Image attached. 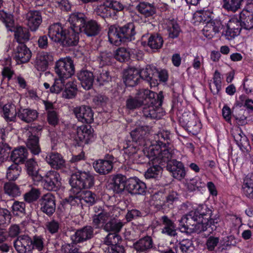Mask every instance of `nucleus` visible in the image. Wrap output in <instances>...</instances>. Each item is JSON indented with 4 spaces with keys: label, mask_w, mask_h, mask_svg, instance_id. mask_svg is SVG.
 <instances>
[{
    "label": "nucleus",
    "mask_w": 253,
    "mask_h": 253,
    "mask_svg": "<svg viewBox=\"0 0 253 253\" xmlns=\"http://www.w3.org/2000/svg\"><path fill=\"white\" fill-rule=\"evenodd\" d=\"M236 104L240 107H244L249 111H253V100L244 94L239 96Z\"/></svg>",
    "instance_id": "obj_57"
},
{
    "label": "nucleus",
    "mask_w": 253,
    "mask_h": 253,
    "mask_svg": "<svg viewBox=\"0 0 253 253\" xmlns=\"http://www.w3.org/2000/svg\"><path fill=\"white\" fill-rule=\"evenodd\" d=\"M177 192L171 191L166 196V199L164 202V206L170 209L174 208L176 203L178 201L179 197Z\"/></svg>",
    "instance_id": "obj_56"
},
{
    "label": "nucleus",
    "mask_w": 253,
    "mask_h": 253,
    "mask_svg": "<svg viewBox=\"0 0 253 253\" xmlns=\"http://www.w3.org/2000/svg\"><path fill=\"white\" fill-rule=\"evenodd\" d=\"M187 189L190 193L203 194L206 190V184L201 177L195 176L187 183Z\"/></svg>",
    "instance_id": "obj_35"
},
{
    "label": "nucleus",
    "mask_w": 253,
    "mask_h": 253,
    "mask_svg": "<svg viewBox=\"0 0 253 253\" xmlns=\"http://www.w3.org/2000/svg\"><path fill=\"white\" fill-rule=\"evenodd\" d=\"M54 71L60 80L67 79L75 73L74 62L70 57L62 58L55 64Z\"/></svg>",
    "instance_id": "obj_10"
},
{
    "label": "nucleus",
    "mask_w": 253,
    "mask_h": 253,
    "mask_svg": "<svg viewBox=\"0 0 253 253\" xmlns=\"http://www.w3.org/2000/svg\"><path fill=\"white\" fill-rule=\"evenodd\" d=\"M63 91V97L65 98L71 99L74 98L76 95L77 90V86L73 83H68L64 86Z\"/></svg>",
    "instance_id": "obj_60"
},
{
    "label": "nucleus",
    "mask_w": 253,
    "mask_h": 253,
    "mask_svg": "<svg viewBox=\"0 0 253 253\" xmlns=\"http://www.w3.org/2000/svg\"><path fill=\"white\" fill-rule=\"evenodd\" d=\"M155 67L150 65H146L145 67L139 68V76H140V81L143 80L147 82L151 87L157 86L159 83L158 80L154 79L153 73L154 71L153 69Z\"/></svg>",
    "instance_id": "obj_29"
},
{
    "label": "nucleus",
    "mask_w": 253,
    "mask_h": 253,
    "mask_svg": "<svg viewBox=\"0 0 253 253\" xmlns=\"http://www.w3.org/2000/svg\"><path fill=\"white\" fill-rule=\"evenodd\" d=\"M82 206L90 207L94 205L97 201L96 194L89 190H79Z\"/></svg>",
    "instance_id": "obj_42"
},
{
    "label": "nucleus",
    "mask_w": 253,
    "mask_h": 253,
    "mask_svg": "<svg viewBox=\"0 0 253 253\" xmlns=\"http://www.w3.org/2000/svg\"><path fill=\"white\" fill-rule=\"evenodd\" d=\"M110 8H111L112 12L114 16V19L118 18V14L119 12L123 11L125 7V5L123 4L121 2L117 0H113L109 2Z\"/></svg>",
    "instance_id": "obj_62"
},
{
    "label": "nucleus",
    "mask_w": 253,
    "mask_h": 253,
    "mask_svg": "<svg viewBox=\"0 0 253 253\" xmlns=\"http://www.w3.org/2000/svg\"><path fill=\"white\" fill-rule=\"evenodd\" d=\"M130 55V54L128 49L124 47H119L114 54V58L120 62H125L129 60Z\"/></svg>",
    "instance_id": "obj_58"
},
{
    "label": "nucleus",
    "mask_w": 253,
    "mask_h": 253,
    "mask_svg": "<svg viewBox=\"0 0 253 253\" xmlns=\"http://www.w3.org/2000/svg\"><path fill=\"white\" fill-rule=\"evenodd\" d=\"M242 23L243 29L250 30L253 28V15L249 14L248 11L241 12L238 16Z\"/></svg>",
    "instance_id": "obj_50"
},
{
    "label": "nucleus",
    "mask_w": 253,
    "mask_h": 253,
    "mask_svg": "<svg viewBox=\"0 0 253 253\" xmlns=\"http://www.w3.org/2000/svg\"><path fill=\"white\" fill-rule=\"evenodd\" d=\"M164 158L163 157L155 156V158L151 160V163L150 167L145 172L144 176L146 179L159 181L161 178L163 172V167H165Z\"/></svg>",
    "instance_id": "obj_12"
},
{
    "label": "nucleus",
    "mask_w": 253,
    "mask_h": 253,
    "mask_svg": "<svg viewBox=\"0 0 253 253\" xmlns=\"http://www.w3.org/2000/svg\"><path fill=\"white\" fill-rule=\"evenodd\" d=\"M154 69V79H157L158 83L159 81L160 82L165 83L168 81L169 75L168 71L166 70L163 69L159 71L155 67Z\"/></svg>",
    "instance_id": "obj_64"
},
{
    "label": "nucleus",
    "mask_w": 253,
    "mask_h": 253,
    "mask_svg": "<svg viewBox=\"0 0 253 253\" xmlns=\"http://www.w3.org/2000/svg\"><path fill=\"white\" fill-rule=\"evenodd\" d=\"M29 29L19 26L14 32V38L19 44H25L30 38Z\"/></svg>",
    "instance_id": "obj_46"
},
{
    "label": "nucleus",
    "mask_w": 253,
    "mask_h": 253,
    "mask_svg": "<svg viewBox=\"0 0 253 253\" xmlns=\"http://www.w3.org/2000/svg\"><path fill=\"white\" fill-rule=\"evenodd\" d=\"M25 168L27 174L34 181L40 182L42 180V175L39 173L40 168L35 159L27 160L25 163Z\"/></svg>",
    "instance_id": "obj_31"
},
{
    "label": "nucleus",
    "mask_w": 253,
    "mask_h": 253,
    "mask_svg": "<svg viewBox=\"0 0 253 253\" xmlns=\"http://www.w3.org/2000/svg\"><path fill=\"white\" fill-rule=\"evenodd\" d=\"M70 192V195L62 200V206H66L67 205H69L71 206L83 207L79 191L73 190L72 188Z\"/></svg>",
    "instance_id": "obj_43"
},
{
    "label": "nucleus",
    "mask_w": 253,
    "mask_h": 253,
    "mask_svg": "<svg viewBox=\"0 0 253 253\" xmlns=\"http://www.w3.org/2000/svg\"><path fill=\"white\" fill-rule=\"evenodd\" d=\"M170 135V132L168 130L159 132L154 136L155 140L149 147V155L164 158L172 157V150L169 146L171 141Z\"/></svg>",
    "instance_id": "obj_6"
},
{
    "label": "nucleus",
    "mask_w": 253,
    "mask_h": 253,
    "mask_svg": "<svg viewBox=\"0 0 253 253\" xmlns=\"http://www.w3.org/2000/svg\"><path fill=\"white\" fill-rule=\"evenodd\" d=\"M53 61V56L51 52L42 51L37 55L35 67L39 71L44 72Z\"/></svg>",
    "instance_id": "obj_23"
},
{
    "label": "nucleus",
    "mask_w": 253,
    "mask_h": 253,
    "mask_svg": "<svg viewBox=\"0 0 253 253\" xmlns=\"http://www.w3.org/2000/svg\"><path fill=\"white\" fill-rule=\"evenodd\" d=\"M181 126L189 133L197 135L202 128V124L199 120L193 114H183L179 119Z\"/></svg>",
    "instance_id": "obj_14"
},
{
    "label": "nucleus",
    "mask_w": 253,
    "mask_h": 253,
    "mask_svg": "<svg viewBox=\"0 0 253 253\" xmlns=\"http://www.w3.org/2000/svg\"><path fill=\"white\" fill-rule=\"evenodd\" d=\"M164 98L162 91L156 93L149 89H142L135 96L128 97L126 100V108L133 110L143 106L142 114L145 117L160 119L164 115L162 108Z\"/></svg>",
    "instance_id": "obj_2"
},
{
    "label": "nucleus",
    "mask_w": 253,
    "mask_h": 253,
    "mask_svg": "<svg viewBox=\"0 0 253 253\" xmlns=\"http://www.w3.org/2000/svg\"><path fill=\"white\" fill-rule=\"evenodd\" d=\"M194 18L197 22L206 24L203 31L204 35L207 38H211L219 32L221 22L214 18V14L212 11L204 9L197 11L194 14Z\"/></svg>",
    "instance_id": "obj_8"
},
{
    "label": "nucleus",
    "mask_w": 253,
    "mask_h": 253,
    "mask_svg": "<svg viewBox=\"0 0 253 253\" xmlns=\"http://www.w3.org/2000/svg\"><path fill=\"white\" fill-rule=\"evenodd\" d=\"M234 139L236 144L242 151L247 150L248 147L250 146V142L248 138L244 133L241 128L236 130L233 134Z\"/></svg>",
    "instance_id": "obj_41"
},
{
    "label": "nucleus",
    "mask_w": 253,
    "mask_h": 253,
    "mask_svg": "<svg viewBox=\"0 0 253 253\" xmlns=\"http://www.w3.org/2000/svg\"><path fill=\"white\" fill-rule=\"evenodd\" d=\"M46 160L52 168L56 169L63 168L65 164L61 155L57 152H52L47 155Z\"/></svg>",
    "instance_id": "obj_37"
},
{
    "label": "nucleus",
    "mask_w": 253,
    "mask_h": 253,
    "mask_svg": "<svg viewBox=\"0 0 253 253\" xmlns=\"http://www.w3.org/2000/svg\"><path fill=\"white\" fill-rule=\"evenodd\" d=\"M46 232L51 235H55L58 233L59 230V223L57 221L53 219L47 222L45 224Z\"/></svg>",
    "instance_id": "obj_63"
},
{
    "label": "nucleus",
    "mask_w": 253,
    "mask_h": 253,
    "mask_svg": "<svg viewBox=\"0 0 253 253\" xmlns=\"http://www.w3.org/2000/svg\"><path fill=\"white\" fill-rule=\"evenodd\" d=\"M3 189L5 194L12 197L19 196L21 194L19 186L13 182H6Z\"/></svg>",
    "instance_id": "obj_49"
},
{
    "label": "nucleus",
    "mask_w": 253,
    "mask_h": 253,
    "mask_svg": "<svg viewBox=\"0 0 253 253\" xmlns=\"http://www.w3.org/2000/svg\"><path fill=\"white\" fill-rule=\"evenodd\" d=\"M172 157H165L164 161L167 170L169 171L171 175L175 179L181 180L185 177L186 171L184 164L181 161L172 159Z\"/></svg>",
    "instance_id": "obj_13"
},
{
    "label": "nucleus",
    "mask_w": 253,
    "mask_h": 253,
    "mask_svg": "<svg viewBox=\"0 0 253 253\" xmlns=\"http://www.w3.org/2000/svg\"><path fill=\"white\" fill-rule=\"evenodd\" d=\"M43 241L41 236L35 235L31 238L23 235L17 236L13 245L18 253H33L35 250L41 252L44 249Z\"/></svg>",
    "instance_id": "obj_7"
},
{
    "label": "nucleus",
    "mask_w": 253,
    "mask_h": 253,
    "mask_svg": "<svg viewBox=\"0 0 253 253\" xmlns=\"http://www.w3.org/2000/svg\"><path fill=\"white\" fill-rule=\"evenodd\" d=\"M95 178L89 171L79 170L72 174L69 181L73 190L78 191L90 189L94 185Z\"/></svg>",
    "instance_id": "obj_9"
},
{
    "label": "nucleus",
    "mask_w": 253,
    "mask_h": 253,
    "mask_svg": "<svg viewBox=\"0 0 253 253\" xmlns=\"http://www.w3.org/2000/svg\"><path fill=\"white\" fill-rule=\"evenodd\" d=\"M243 27L238 16L233 17L228 21L224 35L226 39H232L239 35Z\"/></svg>",
    "instance_id": "obj_25"
},
{
    "label": "nucleus",
    "mask_w": 253,
    "mask_h": 253,
    "mask_svg": "<svg viewBox=\"0 0 253 253\" xmlns=\"http://www.w3.org/2000/svg\"><path fill=\"white\" fill-rule=\"evenodd\" d=\"M2 110L4 118L7 122H15L16 117L18 118V111H16V106L14 104H5L4 105Z\"/></svg>",
    "instance_id": "obj_48"
},
{
    "label": "nucleus",
    "mask_w": 253,
    "mask_h": 253,
    "mask_svg": "<svg viewBox=\"0 0 253 253\" xmlns=\"http://www.w3.org/2000/svg\"><path fill=\"white\" fill-rule=\"evenodd\" d=\"M40 190L36 188H32L29 192L24 195L25 201L28 203H31L39 200L41 196Z\"/></svg>",
    "instance_id": "obj_59"
},
{
    "label": "nucleus",
    "mask_w": 253,
    "mask_h": 253,
    "mask_svg": "<svg viewBox=\"0 0 253 253\" xmlns=\"http://www.w3.org/2000/svg\"><path fill=\"white\" fill-rule=\"evenodd\" d=\"M73 112L79 122L86 124H90L93 122V112L89 106H77Z\"/></svg>",
    "instance_id": "obj_21"
},
{
    "label": "nucleus",
    "mask_w": 253,
    "mask_h": 253,
    "mask_svg": "<svg viewBox=\"0 0 253 253\" xmlns=\"http://www.w3.org/2000/svg\"><path fill=\"white\" fill-rule=\"evenodd\" d=\"M109 4V5L104 4L98 6L96 12L98 16H100L104 20L108 18H112L114 19L113 13H114V12L112 13Z\"/></svg>",
    "instance_id": "obj_55"
},
{
    "label": "nucleus",
    "mask_w": 253,
    "mask_h": 253,
    "mask_svg": "<svg viewBox=\"0 0 253 253\" xmlns=\"http://www.w3.org/2000/svg\"><path fill=\"white\" fill-rule=\"evenodd\" d=\"M39 113L36 110L30 108H20L18 111V118L27 123L35 121Z\"/></svg>",
    "instance_id": "obj_36"
},
{
    "label": "nucleus",
    "mask_w": 253,
    "mask_h": 253,
    "mask_svg": "<svg viewBox=\"0 0 253 253\" xmlns=\"http://www.w3.org/2000/svg\"><path fill=\"white\" fill-rule=\"evenodd\" d=\"M96 234L92 226L85 225L77 229L71 236V240L73 244L83 243L92 239Z\"/></svg>",
    "instance_id": "obj_19"
},
{
    "label": "nucleus",
    "mask_w": 253,
    "mask_h": 253,
    "mask_svg": "<svg viewBox=\"0 0 253 253\" xmlns=\"http://www.w3.org/2000/svg\"><path fill=\"white\" fill-rule=\"evenodd\" d=\"M126 189L133 195H143L146 192V184L136 177L128 178Z\"/></svg>",
    "instance_id": "obj_22"
},
{
    "label": "nucleus",
    "mask_w": 253,
    "mask_h": 253,
    "mask_svg": "<svg viewBox=\"0 0 253 253\" xmlns=\"http://www.w3.org/2000/svg\"><path fill=\"white\" fill-rule=\"evenodd\" d=\"M124 82L127 86L133 87L140 83L138 70L134 67H128L123 72Z\"/></svg>",
    "instance_id": "obj_28"
},
{
    "label": "nucleus",
    "mask_w": 253,
    "mask_h": 253,
    "mask_svg": "<svg viewBox=\"0 0 253 253\" xmlns=\"http://www.w3.org/2000/svg\"><path fill=\"white\" fill-rule=\"evenodd\" d=\"M61 178L59 173L55 170L48 171L45 175L42 176L43 188L48 191H57L61 185Z\"/></svg>",
    "instance_id": "obj_15"
},
{
    "label": "nucleus",
    "mask_w": 253,
    "mask_h": 253,
    "mask_svg": "<svg viewBox=\"0 0 253 253\" xmlns=\"http://www.w3.org/2000/svg\"><path fill=\"white\" fill-rule=\"evenodd\" d=\"M160 220L163 226L162 233L170 237H174L177 235L176 225L167 215L162 216Z\"/></svg>",
    "instance_id": "obj_33"
},
{
    "label": "nucleus",
    "mask_w": 253,
    "mask_h": 253,
    "mask_svg": "<svg viewBox=\"0 0 253 253\" xmlns=\"http://www.w3.org/2000/svg\"><path fill=\"white\" fill-rule=\"evenodd\" d=\"M136 33L134 24L128 22L123 25H111L109 27L108 36L111 44L119 46L134 40Z\"/></svg>",
    "instance_id": "obj_5"
},
{
    "label": "nucleus",
    "mask_w": 253,
    "mask_h": 253,
    "mask_svg": "<svg viewBox=\"0 0 253 253\" xmlns=\"http://www.w3.org/2000/svg\"><path fill=\"white\" fill-rule=\"evenodd\" d=\"M108 217L107 212L102 211L97 214H94L92 217V225L94 229H99L103 225Z\"/></svg>",
    "instance_id": "obj_54"
},
{
    "label": "nucleus",
    "mask_w": 253,
    "mask_h": 253,
    "mask_svg": "<svg viewBox=\"0 0 253 253\" xmlns=\"http://www.w3.org/2000/svg\"><path fill=\"white\" fill-rule=\"evenodd\" d=\"M26 204L24 202L15 201L13 202L11 211L15 216L23 217L26 215Z\"/></svg>",
    "instance_id": "obj_51"
},
{
    "label": "nucleus",
    "mask_w": 253,
    "mask_h": 253,
    "mask_svg": "<svg viewBox=\"0 0 253 253\" xmlns=\"http://www.w3.org/2000/svg\"><path fill=\"white\" fill-rule=\"evenodd\" d=\"M124 225V223L120 219L114 218L104 225L103 229L109 233H119Z\"/></svg>",
    "instance_id": "obj_45"
},
{
    "label": "nucleus",
    "mask_w": 253,
    "mask_h": 253,
    "mask_svg": "<svg viewBox=\"0 0 253 253\" xmlns=\"http://www.w3.org/2000/svg\"><path fill=\"white\" fill-rule=\"evenodd\" d=\"M163 44V38L159 33L151 34L148 38L147 44L154 52L161 49Z\"/></svg>",
    "instance_id": "obj_39"
},
{
    "label": "nucleus",
    "mask_w": 253,
    "mask_h": 253,
    "mask_svg": "<svg viewBox=\"0 0 253 253\" xmlns=\"http://www.w3.org/2000/svg\"><path fill=\"white\" fill-rule=\"evenodd\" d=\"M26 19L28 28L32 32H36L42 22L41 12L30 10L26 14Z\"/></svg>",
    "instance_id": "obj_27"
},
{
    "label": "nucleus",
    "mask_w": 253,
    "mask_h": 253,
    "mask_svg": "<svg viewBox=\"0 0 253 253\" xmlns=\"http://www.w3.org/2000/svg\"><path fill=\"white\" fill-rule=\"evenodd\" d=\"M77 78L84 89L89 90L92 87L94 76L92 72L87 70H82L77 73Z\"/></svg>",
    "instance_id": "obj_32"
},
{
    "label": "nucleus",
    "mask_w": 253,
    "mask_h": 253,
    "mask_svg": "<svg viewBox=\"0 0 253 253\" xmlns=\"http://www.w3.org/2000/svg\"><path fill=\"white\" fill-rule=\"evenodd\" d=\"M212 211L207 205H199L189 212V216L193 218L195 232L200 233L207 231L212 233L219 226L218 219L212 217Z\"/></svg>",
    "instance_id": "obj_4"
},
{
    "label": "nucleus",
    "mask_w": 253,
    "mask_h": 253,
    "mask_svg": "<svg viewBox=\"0 0 253 253\" xmlns=\"http://www.w3.org/2000/svg\"><path fill=\"white\" fill-rule=\"evenodd\" d=\"M42 129L41 126H37L36 128V133L35 134L31 133L27 140L26 146L33 155H38L41 152L39 135L41 134Z\"/></svg>",
    "instance_id": "obj_24"
},
{
    "label": "nucleus",
    "mask_w": 253,
    "mask_h": 253,
    "mask_svg": "<svg viewBox=\"0 0 253 253\" xmlns=\"http://www.w3.org/2000/svg\"><path fill=\"white\" fill-rule=\"evenodd\" d=\"M223 7L232 12H236L241 8L244 0H222Z\"/></svg>",
    "instance_id": "obj_53"
},
{
    "label": "nucleus",
    "mask_w": 253,
    "mask_h": 253,
    "mask_svg": "<svg viewBox=\"0 0 253 253\" xmlns=\"http://www.w3.org/2000/svg\"><path fill=\"white\" fill-rule=\"evenodd\" d=\"M132 248L136 253H149L157 250L153 240L150 236L140 238L133 243Z\"/></svg>",
    "instance_id": "obj_20"
},
{
    "label": "nucleus",
    "mask_w": 253,
    "mask_h": 253,
    "mask_svg": "<svg viewBox=\"0 0 253 253\" xmlns=\"http://www.w3.org/2000/svg\"><path fill=\"white\" fill-rule=\"evenodd\" d=\"M213 83L215 88H212L211 85L210 84V89L213 95H216L220 91L222 86L220 74L217 71H216L214 73Z\"/></svg>",
    "instance_id": "obj_61"
},
{
    "label": "nucleus",
    "mask_w": 253,
    "mask_h": 253,
    "mask_svg": "<svg viewBox=\"0 0 253 253\" xmlns=\"http://www.w3.org/2000/svg\"><path fill=\"white\" fill-rule=\"evenodd\" d=\"M31 56V51L25 44H19L15 49L13 54V58L17 64L28 62Z\"/></svg>",
    "instance_id": "obj_26"
},
{
    "label": "nucleus",
    "mask_w": 253,
    "mask_h": 253,
    "mask_svg": "<svg viewBox=\"0 0 253 253\" xmlns=\"http://www.w3.org/2000/svg\"><path fill=\"white\" fill-rule=\"evenodd\" d=\"M128 178L122 174H116L112 176L111 182L109 186L116 194H120L126 189Z\"/></svg>",
    "instance_id": "obj_30"
},
{
    "label": "nucleus",
    "mask_w": 253,
    "mask_h": 253,
    "mask_svg": "<svg viewBox=\"0 0 253 253\" xmlns=\"http://www.w3.org/2000/svg\"><path fill=\"white\" fill-rule=\"evenodd\" d=\"M122 241L119 233H109L104 239V242L108 246L106 253H124L125 248L120 243Z\"/></svg>",
    "instance_id": "obj_17"
},
{
    "label": "nucleus",
    "mask_w": 253,
    "mask_h": 253,
    "mask_svg": "<svg viewBox=\"0 0 253 253\" xmlns=\"http://www.w3.org/2000/svg\"><path fill=\"white\" fill-rule=\"evenodd\" d=\"M68 21L65 24L54 23L48 28L50 39L63 47L76 46L81 32L91 37L98 35L101 31L100 25L95 20L88 19L83 13H72Z\"/></svg>",
    "instance_id": "obj_1"
},
{
    "label": "nucleus",
    "mask_w": 253,
    "mask_h": 253,
    "mask_svg": "<svg viewBox=\"0 0 253 253\" xmlns=\"http://www.w3.org/2000/svg\"><path fill=\"white\" fill-rule=\"evenodd\" d=\"M93 132L90 124H85L78 127L73 144L76 147H83L85 144L92 142L94 138Z\"/></svg>",
    "instance_id": "obj_11"
},
{
    "label": "nucleus",
    "mask_w": 253,
    "mask_h": 253,
    "mask_svg": "<svg viewBox=\"0 0 253 253\" xmlns=\"http://www.w3.org/2000/svg\"><path fill=\"white\" fill-rule=\"evenodd\" d=\"M241 192L243 196L253 200V174L249 173L243 178Z\"/></svg>",
    "instance_id": "obj_34"
},
{
    "label": "nucleus",
    "mask_w": 253,
    "mask_h": 253,
    "mask_svg": "<svg viewBox=\"0 0 253 253\" xmlns=\"http://www.w3.org/2000/svg\"><path fill=\"white\" fill-rule=\"evenodd\" d=\"M136 9L145 18H147L148 20L153 19L156 12L155 7L148 2H140L137 5Z\"/></svg>",
    "instance_id": "obj_38"
},
{
    "label": "nucleus",
    "mask_w": 253,
    "mask_h": 253,
    "mask_svg": "<svg viewBox=\"0 0 253 253\" xmlns=\"http://www.w3.org/2000/svg\"><path fill=\"white\" fill-rule=\"evenodd\" d=\"M115 157L112 155L107 154L104 159H98L93 163L94 170L100 175H106L110 173L113 168Z\"/></svg>",
    "instance_id": "obj_18"
},
{
    "label": "nucleus",
    "mask_w": 253,
    "mask_h": 253,
    "mask_svg": "<svg viewBox=\"0 0 253 253\" xmlns=\"http://www.w3.org/2000/svg\"><path fill=\"white\" fill-rule=\"evenodd\" d=\"M191 217L189 213L188 214L183 215L178 220L179 228L181 232L190 233L193 231L195 232L194 226H192L193 219Z\"/></svg>",
    "instance_id": "obj_44"
},
{
    "label": "nucleus",
    "mask_w": 253,
    "mask_h": 253,
    "mask_svg": "<svg viewBox=\"0 0 253 253\" xmlns=\"http://www.w3.org/2000/svg\"><path fill=\"white\" fill-rule=\"evenodd\" d=\"M148 130L143 126L136 128L130 133L129 139L126 141L124 144L125 153L127 154L133 162L137 164H144L149 162L155 156L149 155V148L147 153L138 151L140 147L145 144V140L149 135Z\"/></svg>",
    "instance_id": "obj_3"
},
{
    "label": "nucleus",
    "mask_w": 253,
    "mask_h": 253,
    "mask_svg": "<svg viewBox=\"0 0 253 253\" xmlns=\"http://www.w3.org/2000/svg\"><path fill=\"white\" fill-rule=\"evenodd\" d=\"M28 152L27 149L23 146H21L18 149H14L11 153L10 159L13 163L23 164L27 159Z\"/></svg>",
    "instance_id": "obj_40"
},
{
    "label": "nucleus",
    "mask_w": 253,
    "mask_h": 253,
    "mask_svg": "<svg viewBox=\"0 0 253 253\" xmlns=\"http://www.w3.org/2000/svg\"><path fill=\"white\" fill-rule=\"evenodd\" d=\"M195 249L193 242L191 239H184L179 241L175 248L176 253H191Z\"/></svg>",
    "instance_id": "obj_47"
},
{
    "label": "nucleus",
    "mask_w": 253,
    "mask_h": 253,
    "mask_svg": "<svg viewBox=\"0 0 253 253\" xmlns=\"http://www.w3.org/2000/svg\"><path fill=\"white\" fill-rule=\"evenodd\" d=\"M40 210L48 216H51L56 210V198L51 193L43 194L39 200Z\"/></svg>",
    "instance_id": "obj_16"
},
{
    "label": "nucleus",
    "mask_w": 253,
    "mask_h": 253,
    "mask_svg": "<svg viewBox=\"0 0 253 253\" xmlns=\"http://www.w3.org/2000/svg\"><path fill=\"white\" fill-rule=\"evenodd\" d=\"M21 171V168L19 165L13 163L8 167L6 172V178L9 181L15 180Z\"/></svg>",
    "instance_id": "obj_52"
}]
</instances>
